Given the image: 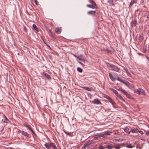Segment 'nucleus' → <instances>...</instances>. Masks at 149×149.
I'll return each mask as SVG.
<instances>
[{
	"label": "nucleus",
	"instance_id": "nucleus-53",
	"mask_svg": "<svg viewBox=\"0 0 149 149\" xmlns=\"http://www.w3.org/2000/svg\"><path fill=\"white\" fill-rule=\"evenodd\" d=\"M147 15H144V16H145V17H146H146H147Z\"/></svg>",
	"mask_w": 149,
	"mask_h": 149
},
{
	"label": "nucleus",
	"instance_id": "nucleus-55",
	"mask_svg": "<svg viewBox=\"0 0 149 149\" xmlns=\"http://www.w3.org/2000/svg\"><path fill=\"white\" fill-rule=\"evenodd\" d=\"M147 59H148V57H147Z\"/></svg>",
	"mask_w": 149,
	"mask_h": 149
},
{
	"label": "nucleus",
	"instance_id": "nucleus-17",
	"mask_svg": "<svg viewBox=\"0 0 149 149\" xmlns=\"http://www.w3.org/2000/svg\"><path fill=\"white\" fill-rule=\"evenodd\" d=\"M124 131L129 134L130 133V131H129V129L128 127H126L125 128Z\"/></svg>",
	"mask_w": 149,
	"mask_h": 149
},
{
	"label": "nucleus",
	"instance_id": "nucleus-8",
	"mask_svg": "<svg viewBox=\"0 0 149 149\" xmlns=\"http://www.w3.org/2000/svg\"><path fill=\"white\" fill-rule=\"evenodd\" d=\"M116 79L119 81H120L121 82L123 83L125 85H126L127 86L130 88L129 86V84H127V83L124 81L123 80L121 79L119 77H118Z\"/></svg>",
	"mask_w": 149,
	"mask_h": 149
},
{
	"label": "nucleus",
	"instance_id": "nucleus-7",
	"mask_svg": "<svg viewBox=\"0 0 149 149\" xmlns=\"http://www.w3.org/2000/svg\"><path fill=\"white\" fill-rule=\"evenodd\" d=\"M17 133H21L22 135L26 136H27L29 138L30 137V135L29 134H28L26 132L23 131H21L19 130L18 131Z\"/></svg>",
	"mask_w": 149,
	"mask_h": 149
},
{
	"label": "nucleus",
	"instance_id": "nucleus-6",
	"mask_svg": "<svg viewBox=\"0 0 149 149\" xmlns=\"http://www.w3.org/2000/svg\"><path fill=\"white\" fill-rule=\"evenodd\" d=\"M23 125L26 127L30 131H31L32 133L33 134H34V132L32 128L31 127L30 125H29L27 123H23Z\"/></svg>",
	"mask_w": 149,
	"mask_h": 149
},
{
	"label": "nucleus",
	"instance_id": "nucleus-23",
	"mask_svg": "<svg viewBox=\"0 0 149 149\" xmlns=\"http://www.w3.org/2000/svg\"><path fill=\"white\" fill-rule=\"evenodd\" d=\"M135 146L134 145L132 146L130 145H127L126 146V147L127 148H133Z\"/></svg>",
	"mask_w": 149,
	"mask_h": 149
},
{
	"label": "nucleus",
	"instance_id": "nucleus-14",
	"mask_svg": "<svg viewBox=\"0 0 149 149\" xmlns=\"http://www.w3.org/2000/svg\"><path fill=\"white\" fill-rule=\"evenodd\" d=\"M96 13L95 11L90 10L88 12L87 14L89 15H93Z\"/></svg>",
	"mask_w": 149,
	"mask_h": 149
},
{
	"label": "nucleus",
	"instance_id": "nucleus-36",
	"mask_svg": "<svg viewBox=\"0 0 149 149\" xmlns=\"http://www.w3.org/2000/svg\"><path fill=\"white\" fill-rule=\"evenodd\" d=\"M88 146V144H87V143H86L84 144L83 146V147L84 148H85L86 147Z\"/></svg>",
	"mask_w": 149,
	"mask_h": 149
},
{
	"label": "nucleus",
	"instance_id": "nucleus-43",
	"mask_svg": "<svg viewBox=\"0 0 149 149\" xmlns=\"http://www.w3.org/2000/svg\"><path fill=\"white\" fill-rule=\"evenodd\" d=\"M135 132H139L138 129L137 128H136L135 130Z\"/></svg>",
	"mask_w": 149,
	"mask_h": 149
},
{
	"label": "nucleus",
	"instance_id": "nucleus-28",
	"mask_svg": "<svg viewBox=\"0 0 149 149\" xmlns=\"http://www.w3.org/2000/svg\"><path fill=\"white\" fill-rule=\"evenodd\" d=\"M111 132L109 131H106L104 132L105 136L107 135H110Z\"/></svg>",
	"mask_w": 149,
	"mask_h": 149
},
{
	"label": "nucleus",
	"instance_id": "nucleus-54",
	"mask_svg": "<svg viewBox=\"0 0 149 149\" xmlns=\"http://www.w3.org/2000/svg\"><path fill=\"white\" fill-rule=\"evenodd\" d=\"M44 43H45V44H46V42H44Z\"/></svg>",
	"mask_w": 149,
	"mask_h": 149
},
{
	"label": "nucleus",
	"instance_id": "nucleus-1",
	"mask_svg": "<svg viewBox=\"0 0 149 149\" xmlns=\"http://www.w3.org/2000/svg\"><path fill=\"white\" fill-rule=\"evenodd\" d=\"M88 1L91 4H87L86 5L87 7L92 9H94L97 6L96 4L93 0H88Z\"/></svg>",
	"mask_w": 149,
	"mask_h": 149
},
{
	"label": "nucleus",
	"instance_id": "nucleus-42",
	"mask_svg": "<svg viewBox=\"0 0 149 149\" xmlns=\"http://www.w3.org/2000/svg\"><path fill=\"white\" fill-rule=\"evenodd\" d=\"M51 79V77L49 75L47 74V79Z\"/></svg>",
	"mask_w": 149,
	"mask_h": 149
},
{
	"label": "nucleus",
	"instance_id": "nucleus-51",
	"mask_svg": "<svg viewBox=\"0 0 149 149\" xmlns=\"http://www.w3.org/2000/svg\"><path fill=\"white\" fill-rule=\"evenodd\" d=\"M44 75L45 77H47V74L46 73L44 74Z\"/></svg>",
	"mask_w": 149,
	"mask_h": 149
},
{
	"label": "nucleus",
	"instance_id": "nucleus-34",
	"mask_svg": "<svg viewBox=\"0 0 149 149\" xmlns=\"http://www.w3.org/2000/svg\"><path fill=\"white\" fill-rule=\"evenodd\" d=\"M99 137V136L97 135H95L94 136V139L95 140H96Z\"/></svg>",
	"mask_w": 149,
	"mask_h": 149
},
{
	"label": "nucleus",
	"instance_id": "nucleus-20",
	"mask_svg": "<svg viewBox=\"0 0 149 149\" xmlns=\"http://www.w3.org/2000/svg\"><path fill=\"white\" fill-rule=\"evenodd\" d=\"M64 132L65 134L68 135L72 137L73 136V134L71 132H67L64 130Z\"/></svg>",
	"mask_w": 149,
	"mask_h": 149
},
{
	"label": "nucleus",
	"instance_id": "nucleus-3",
	"mask_svg": "<svg viewBox=\"0 0 149 149\" xmlns=\"http://www.w3.org/2000/svg\"><path fill=\"white\" fill-rule=\"evenodd\" d=\"M121 0H108L107 2L111 6H114L115 4L118 3V2L120 1Z\"/></svg>",
	"mask_w": 149,
	"mask_h": 149
},
{
	"label": "nucleus",
	"instance_id": "nucleus-25",
	"mask_svg": "<svg viewBox=\"0 0 149 149\" xmlns=\"http://www.w3.org/2000/svg\"><path fill=\"white\" fill-rule=\"evenodd\" d=\"M124 70H125V72L128 75H130V73L129 72L128 70L127 69H124Z\"/></svg>",
	"mask_w": 149,
	"mask_h": 149
},
{
	"label": "nucleus",
	"instance_id": "nucleus-4",
	"mask_svg": "<svg viewBox=\"0 0 149 149\" xmlns=\"http://www.w3.org/2000/svg\"><path fill=\"white\" fill-rule=\"evenodd\" d=\"M109 67L112 70L116 72H118L120 69L118 67L113 64H111Z\"/></svg>",
	"mask_w": 149,
	"mask_h": 149
},
{
	"label": "nucleus",
	"instance_id": "nucleus-49",
	"mask_svg": "<svg viewBox=\"0 0 149 149\" xmlns=\"http://www.w3.org/2000/svg\"><path fill=\"white\" fill-rule=\"evenodd\" d=\"M79 63L82 65H83V64L80 62H79Z\"/></svg>",
	"mask_w": 149,
	"mask_h": 149
},
{
	"label": "nucleus",
	"instance_id": "nucleus-41",
	"mask_svg": "<svg viewBox=\"0 0 149 149\" xmlns=\"http://www.w3.org/2000/svg\"><path fill=\"white\" fill-rule=\"evenodd\" d=\"M78 59H79V60H80L83 61H84V59L81 58L79 57Z\"/></svg>",
	"mask_w": 149,
	"mask_h": 149
},
{
	"label": "nucleus",
	"instance_id": "nucleus-45",
	"mask_svg": "<svg viewBox=\"0 0 149 149\" xmlns=\"http://www.w3.org/2000/svg\"><path fill=\"white\" fill-rule=\"evenodd\" d=\"M137 22L136 21H135L134 22H133V23L135 25H136V24Z\"/></svg>",
	"mask_w": 149,
	"mask_h": 149
},
{
	"label": "nucleus",
	"instance_id": "nucleus-35",
	"mask_svg": "<svg viewBox=\"0 0 149 149\" xmlns=\"http://www.w3.org/2000/svg\"><path fill=\"white\" fill-rule=\"evenodd\" d=\"M104 97L107 99L108 100L109 99V98H110L107 95H105L104 96Z\"/></svg>",
	"mask_w": 149,
	"mask_h": 149
},
{
	"label": "nucleus",
	"instance_id": "nucleus-31",
	"mask_svg": "<svg viewBox=\"0 0 149 149\" xmlns=\"http://www.w3.org/2000/svg\"><path fill=\"white\" fill-rule=\"evenodd\" d=\"M47 49H49V50H50L51 51L50 52L51 53H52V52L51 51L52 49L50 47V46L49 45H47Z\"/></svg>",
	"mask_w": 149,
	"mask_h": 149
},
{
	"label": "nucleus",
	"instance_id": "nucleus-24",
	"mask_svg": "<svg viewBox=\"0 0 149 149\" xmlns=\"http://www.w3.org/2000/svg\"><path fill=\"white\" fill-rule=\"evenodd\" d=\"M109 102H110L113 105L115 104V102L112 100L110 98L109 99H108Z\"/></svg>",
	"mask_w": 149,
	"mask_h": 149
},
{
	"label": "nucleus",
	"instance_id": "nucleus-30",
	"mask_svg": "<svg viewBox=\"0 0 149 149\" xmlns=\"http://www.w3.org/2000/svg\"><path fill=\"white\" fill-rule=\"evenodd\" d=\"M106 147L108 149H112L113 148V147H111L110 145L107 146Z\"/></svg>",
	"mask_w": 149,
	"mask_h": 149
},
{
	"label": "nucleus",
	"instance_id": "nucleus-12",
	"mask_svg": "<svg viewBox=\"0 0 149 149\" xmlns=\"http://www.w3.org/2000/svg\"><path fill=\"white\" fill-rule=\"evenodd\" d=\"M92 102L95 104H100L101 103V102L97 99H95L92 101Z\"/></svg>",
	"mask_w": 149,
	"mask_h": 149
},
{
	"label": "nucleus",
	"instance_id": "nucleus-48",
	"mask_svg": "<svg viewBox=\"0 0 149 149\" xmlns=\"http://www.w3.org/2000/svg\"><path fill=\"white\" fill-rule=\"evenodd\" d=\"M74 56L75 57H76L77 58H78L79 57L78 56H77L76 55H74Z\"/></svg>",
	"mask_w": 149,
	"mask_h": 149
},
{
	"label": "nucleus",
	"instance_id": "nucleus-21",
	"mask_svg": "<svg viewBox=\"0 0 149 149\" xmlns=\"http://www.w3.org/2000/svg\"><path fill=\"white\" fill-rule=\"evenodd\" d=\"M111 91L115 94L117 96H118V92L116 90L113 88L111 89Z\"/></svg>",
	"mask_w": 149,
	"mask_h": 149
},
{
	"label": "nucleus",
	"instance_id": "nucleus-9",
	"mask_svg": "<svg viewBox=\"0 0 149 149\" xmlns=\"http://www.w3.org/2000/svg\"><path fill=\"white\" fill-rule=\"evenodd\" d=\"M121 92H122L123 94L125 95L128 98H130V95L125 90H124L123 89L121 90Z\"/></svg>",
	"mask_w": 149,
	"mask_h": 149
},
{
	"label": "nucleus",
	"instance_id": "nucleus-26",
	"mask_svg": "<svg viewBox=\"0 0 149 149\" xmlns=\"http://www.w3.org/2000/svg\"><path fill=\"white\" fill-rule=\"evenodd\" d=\"M121 100L123 101H125L123 99V98L122 97L120 96V95H118V96H117Z\"/></svg>",
	"mask_w": 149,
	"mask_h": 149
},
{
	"label": "nucleus",
	"instance_id": "nucleus-44",
	"mask_svg": "<svg viewBox=\"0 0 149 149\" xmlns=\"http://www.w3.org/2000/svg\"><path fill=\"white\" fill-rule=\"evenodd\" d=\"M141 134H143V132L142 131H139V132Z\"/></svg>",
	"mask_w": 149,
	"mask_h": 149
},
{
	"label": "nucleus",
	"instance_id": "nucleus-46",
	"mask_svg": "<svg viewBox=\"0 0 149 149\" xmlns=\"http://www.w3.org/2000/svg\"><path fill=\"white\" fill-rule=\"evenodd\" d=\"M146 134L147 135H149V131H148V132H146Z\"/></svg>",
	"mask_w": 149,
	"mask_h": 149
},
{
	"label": "nucleus",
	"instance_id": "nucleus-39",
	"mask_svg": "<svg viewBox=\"0 0 149 149\" xmlns=\"http://www.w3.org/2000/svg\"><path fill=\"white\" fill-rule=\"evenodd\" d=\"M34 1L36 5H37L38 4V2L37 1V0H34Z\"/></svg>",
	"mask_w": 149,
	"mask_h": 149
},
{
	"label": "nucleus",
	"instance_id": "nucleus-32",
	"mask_svg": "<svg viewBox=\"0 0 149 149\" xmlns=\"http://www.w3.org/2000/svg\"><path fill=\"white\" fill-rule=\"evenodd\" d=\"M105 135L104 133L103 134H101L100 135H99V137H105Z\"/></svg>",
	"mask_w": 149,
	"mask_h": 149
},
{
	"label": "nucleus",
	"instance_id": "nucleus-15",
	"mask_svg": "<svg viewBox=\"0 0 149 149\" xmlns=\"http://www.w3.org/2000/svg\"><path fill=\"white\" fill-rule=\"evenodd\" d=\"M109 76L110 78L112 81H114L115 80V79L112 76V75L110 73L109 74Z\"/></svg>",
	"mask_w": 149,
	"mask_h": 149
},
{
	"label": "nucleus",
	"instance_id": "nucleus-33",
	"mask_svg": "<svg viewBox=\"0 0 149 149\" xmlns=\"http://www.w3.org/2000/svg\"><path fill=\"white\" fill-rule=\"evenodd\" d=\"M23 29L25 31V32L26 33H27V29L26 28V27L24 26H23Z\"/></svg>",
	"mask_w": 149,
	"mask_h": 149
},
{
	"label": "nucleus",
	"instance_id": "nucleus-2",
	"mask_svg": "<svg viewBox=\"0 0 149 149\" xmlns=\"http://www.w3.org/2000/svg\"><path fill=\"white\" fill-rule=\"evenodd\" d=\"M134 92L135 93H137L139 95L141 94L142 95H145L146 94L144 91L143 89L140 88H138L136 90H135Z\"/></svg>",
	"mask_w": 149,
	"mask_h": 149
},
{
	"label": "nucleus",
	"instance_id": "nucleus-10",
	"mask_svg": "<svg viewBox=\"0 0 149 149\" xmlns=\"http://www.w3.org/2000/svg\"><path fill=\"white\" fill-rule=\"evenodd\" d=\"M121 92H122L123 94L125 95L128 98H130V95L125 90H124L123 89L121 90Z\"/></svg>",
	"mask_w": 149,
	"mask_h": 149
},
{
	"label": "nucleus",
	"instance_id": "nucleus-29",
	"mask_svg": "<svg viewBox=\"0 0 149 149\" xmlns=\"http://www.w3.org/2000/svg\"><path fill=\"white\" fill-rule=\"evenodd\" d=\"M77 71L80 72H82V69L78 67L77 68Z\"/></svg>",
	"mask_w": 149,
	"mask_h": 149
},
{
	"label": "nucleus",
	"instance_id": "nucleus-47",
	"mask_svg": "<svg viewBox=\"0 0 149 149\" xmlns=\"http://www.w3.org/2000/svg\"><path fill=\"white\" fill-rule=\"evenodd\" d=\"M123 89H121V88H119L118 89V90L120 91H121V90H122Z\"/></svg>",
	"mask_w": 149,
	"mask_h": 149
},
{
	"label": "nucleus",
	"instance_id": "nucleus-19",
	"mask_svg": "<svg viewBox=\"0 0 149 149\" xmlns=\"http://www.w3.org/2000/svg\"><path fill=\"white\" fill-rule=\"evenodd\" d=\"M137 0H132L130 3V6H132L134 3H136Z\"/></svg>",
	"mask_w": 149,
	"mask_h": 149
},
{
	"label": "nucleus",
	"instance_id": "nucleus-18",
	"mask_svg": "<svg viewBox=\"0 0 149 149\" xmlns=\"http://www.w3.org/2000/svg\"><path fill=\"white\" fill-rule=\"evenodd\" d=\"M33 27L34 29L38 32L39 31V29L36 26L35 24H33Z\"/></svg>",
	"mask_w": 149,
	"mask_h": 149
},
{
	"label": "nucleus",
	"instance_id": "nucleus-22",
	"mask_svg": "<svg viewBox=\"0 0 149 149\" xmlns=\"http://www.w3.org/2000/svg\"><path fill=\"white\" fill-rule=\"evenodd\" d=\"M86 143L88 144V145L89 146L91 144H92L93 143L94 144L95 143V142H93V141H88Z\"/></svg>",
	"mask_w": 149,
	"mask_h": 149
},
{
	"label": "nucleus",
	"instance_id": "nucleus-27",
	"mask_svg": "<svg viewBox=\"0 0 149 149\" xmlns=\"http://www.w3.org/2000/svg\"><path fill=\"white\" fill-rule=\"evenodd\" d=\"M113 147L116 149H120L121 148V147L119 145H117L116 146H114Z\"/></svg>",
	"mask_w": 149,
	"mask_h": 149
},
{
	"label": "nucleus",
	"instance_id": "nucleus-5",
	"mask_svg": "<svg viewBox=\"0 0 149 149\" xmlns=\"http://www.w3.org/2000/svg\"><path fill=\"white\" fill-rule=\"evenodd\" d=\"M51 147L54 148V149H57L55 144L54 143H47V149H49Z\"/></svg>",
	"mask_w": 149,
	"mask_h": 149
},
{
	"label": "nucleus",
	"instance_id": "nucleus-52",
	"mask_svg": "<svg viewBox=\"0 0 149 149\" xmlns=\"http://www.w3.org/2000/svg\"><path fill=\"white\" fill-rule=\"evenodd\" d=\"M138 147H138V146H136V148H138Z\"/></svg>",
	"mask_w": 149,
	"mask_h": 149
},
{
	"label": "nucleus",
	"instance_id": "nucleus-16",
	"mask_svg": "<svg viewBox=\"0 0 149 149\" xmlns=\"http://www.w3.org/2000/svg\"><path fill=\"white\" fill-rule=\"evenodd\" d=\"M4 121L3 122L5 123H8L9 122V120L7 118L6 116L4 115Z\"/></svg>",
	"mask_w": 149,
	"mask_h": 149
},
{
	"label": "nucleus",
	"instance_id": "nucleus-50",
	"mask_svg": "<svg viewBox=\"0 0 149 149\" xmlns=\"http://www.w3.org/2000/svg\"><path fill=\"white\" fill-rule=\"evenodd\" d=\"M45 146L46 147V148H47V143H46L45 144Z\"/></svg>",
	"mask_w": 149,
	"mask_h": 149
},
{
	"label": "nucleus",
	"instance_id": "nucleus-11",
	"mask_svg": "<svg viewBox=\"0 0 149 149\" xmlns=\"http://www.w3.org/2000/svg\"><path fill=\"white\" fill-rule=\"evenodd\" d=\"M61 27H57L55 29V31L57 34H60L61 32Z\"/></svg>",
	"mask_w": 149,
	"mask_h": 149
},
{
	"label": "nucleus",
	"instance_id": "nucleus-38",
	"mask_svg": "<svg viewBox=\"0 0 149 149\" xmlns=\"http://www.w3.org/2000/svg\"><path fill=\"white\" fill-rule=\"evenodd\" d=\"M49 34L50 36H51V37H52V33L51 32L50 30H49Z\"/></svg>",
	"mask_w": 149,
	"mask_h": 149
},
{
	"label": "nucleus",
	"instance_id": "nucleus-13",
	"mask_svg": "<svg viewBox=\"0 0 149 149\" xmlns=\"http://www.w3.org/2000/svg\"><path fill=\"white\" fill-rule=\"evenodd\" d=\"M83 88L84 90H87V91H93V88L91 87H83Z\"/></svg>",
	"mask_w": 149,
	"mask_h": 149
},
{
	"label": "nucleus",
	"instance_id": "nucleus-40",
	"mask_svg": "<svg viewBox=\"0 0 149 149\" xmlns=\"http://www.w3.org/2000/svg\"><path fill=\"white\" fill-rule=\"evenodd\" d=\"M131 131L132 132V133H135V130L134 129H131Z\"/></svg>",
	"mask_w": 149,
	"mask_h": 149
},
{
	"label": "nucleus",
	"instance_id": "nucleus-37",
	"mask_svg": "<svg viewBox=\"0 0 149 149\" xmlns=\"http://www.w3.org/2000/svg\"><path fill=\"white\" fill-rule=\"evenodd\" d=\"M105 147L104 146H100L99 149H104Z\"/></svg>",
	"mask_w": 149,
	"mask_h": 149
}]
</instances>
